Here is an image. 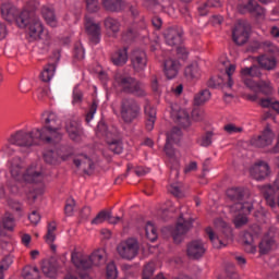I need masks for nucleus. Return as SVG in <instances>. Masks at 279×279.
Masks as SVG:
<instances>
[{"mask_svg": "<svg viewBox=\"0 0 279 279\" xmlns=\"http://www.w3.org/2000/svg\"><path fill=\"white\" fill-rule=\"evenodd\" d=\"M41 121L44 126L41 129H35V134L38 143H45L46 145H58L62 141V123L54 112L46 111L41 114Z\"/></svg>", "mask_w": 279, "mask_h": 279, "instance_id": "1", "label": "nucleus"}, {"mask_svg": "<svg viewBox=\"0 0 279 279\" xmlns=\"http://www.w3.org/2000/svg\"><path fill=\"white\" fill-rule=\"evenodd\" d=\"M9 171L11 178L16 182L34 184L45 180V172L41 169H37L36 165H31L26 168L25 162L19 157H14L9 161Z\"/></svg>", "mask_w": 279, "mask_h": 279, "instance_id": "2", "label": "nucleus"}, {"mask_svg": "<svg viewBox=\"0 0 279 279\" xmlns=\"http://www.w3.org/2000/svg\"><path fill=\"white\" fill-rule=\"evenodd\" d=\"M39 3L36 0L28 1L21 12L20 16L16 7L12 5V3H4L1 7V14L4 21L12 23L15 21L16 25L20 26L22 29L27 27V20L29 19V10H36Z\"/></svg>", "mask_w": 279, "mask_h": 279, "instance_id": "3", "label": "nucleus"}, {"mask_svg": "<svg viewBox=\"0 0 279 279\" xmlns=\"http://www.w3.org/2000/svg\"><path fill=\"white\" fill-rule=\"evenodd\" d=\"M227 197L233 205L230 206V213H244V215H250L254 210V205L250 202H245L247 197V192L243 187H231L227 190Z\"/></svg>", "mask_w": 279, "mask_h": 279, "instance_id": "4", "label": "nucleus"}, {"mask_svg": "<svg viewBox=\"0 0 279 279\" xmlns=\"http://www.w3.org/2000/svg\"><path fill=\"white\" fill-rule=\"evenodd\" d=\"M7 141L9 145H15L16 147H20V149H24V151H28V149L38 145L36 129H33L32 131L25 129L17 130L13 132Z\"/></svg>", "mask_w": 279, "mask_h": 279, "instance_id": "5", "label": "nucleus"}, {"mask_svg": "<svg viewBox=\"0 0 279 279\" xmlns=\"http://www.w3.org/2000/svg\"><path fill=\"white\" fill-rule=\"evenodd\" d=\"M120 117L123 123L131 125L141 119V104L134 98H123L120 102Z\"/></svg>", "mask_w": 279, "mask_h": 279, "instance_id": "6", "label": "nucleus"}, {"mask_svg": "<svg viewBox=\"0 0 279 279\" xmlns=\"http://www.w3.org/2000/svg\"><path fill=\"white\" fill-rule=\"evenodd\" d=\"M105 254L106 252L104 250L95 251L90 256H78L76 253H73L72 263L76 268L86 271V269H90L93 265H101Z\"/></svg>", "mask_w": 279, "mask_h": 279, "instance_id": "7", "label": "nucleus"}, {"mask_svg": "<svg viewBox=\"0 0 279 279\" xmlns=\"http://www.w3.org/2000/svg\"><path fill=\"white\" fill-rule=\"evenodd\" d=\"M116 82L122 86L123 93L135 95V97H145V86L136 78L131 76H117Z\"/></svg>", "mask_w": 279, "mask_h": 279, "instance_id": "8", "label": "nucleus"}, {"mask_svg": "<svg viewBox=\"0 0 279 279\" xmlns=\"http://www.w3.org/2000/svg\"><path fill=\"white\" fill-rule=\"evenodd\" d=\"M138 250H141L138 240L134 238H129L117 246L119 256L125 260H134L138 256Z\"/></svg>", "mask_w": 279, "mask_h": 279, "instance_id": "9", "label": "nucleus"}, {"mask_svg": "<svg viewBox=\"0 0 279 279\" xmlns=\"http://www.w3.org/2000/svg\"><path fill=\"white\" fill-rule=\"evenodd\" d=\"M25 27H27L28 36L32 40H40L43 38L45 26L40 22V19L34 16V10H28V19Z\"/></svg>", "mask_w": 279, "mask_h": 279, "instance_id": "10", "label": "nucleus"}, {"mask_svg": "<svg viewBox=\"0 0 279 279\" xmlns=\"http://www.w3.org/2000/svg\"><path fill=\"white\" fill-rule=\"evenodd\" d=\"M233 73L232 71H226L218 76H211L207 82L208 88H219L221 86L222 88L232 90V86H234V81L232 80Z\"/></svg>", "mask_w": 279, "mask_h": 279, "instance_id": "11", "label": "nucleus"}, {"mask_svg": "<svg viewBox=\"0 0 279 279\" xmlns=\"http://www.w3.org/2000/svg\"><path fill=\"white\" fill-rule=\"evenodd\" d=\"M274 138L276 135L271 128L266 126L260 135L254 136L250 140L252 147H257L258 149H265L274 144Z\"/></svg>", "mask_w": 279, "mask_h": 279, "instance_id": "12", "label": "nucleus"}, {"mask_svg": "<svg viewBox=\"0 0 279 279\" xmlns=\"http://www.w3.org/2000/svg\"><path fill=\"white\" fill-rule=\"evenodd\" d=\"M65 131L71 141L80 143L82 136H84V129L82 128V121L77 118L68 119L65 122Z\"/></svg>", "mask_w": 279, "mask_h": 279, "instance_id": "13", "label": "nucleus"}, {"mask_svg": "<svg viewBox=\"0 0 279 279\" xmlns=\"http://www.w3.org/2000/svg\"><path fill=\"white\" fill-rule=\"evenodd\" d=\"M85 31L93 45H99L101 40V24L96 23L89 15L85 16Z\"/></svg>", "mask_w": 279, "mask_h": 279, "instance_id": "14", "label": "nucleus"}, {"mask_svg": "<svg viewBox=\"0 0 279 279\" xmlns=\"http://www.w3.org/2000/svg\"><path fill=\"white\" fill-rule=\"evenodd\" d=\"M263 196L270 208H276V196L279 195V174L272 185H264L260 189Z\"/></svg>", "mask_w": 279, "mask_h": 279, "instance_id": "15", "label": "nucleus"}, {"mask_svg": "<svg viewBox=\"0 0 279 279\" xmlns=\"http://www.w3.org/2000/svg\"><path fill=\"white\" fill-rule=\"evenodd\" d=\"M232 38L235 45H245L250 38V25L245 22H238L233 27Z\"/></svg>", "mask_w": 279, "mask_h": 279, "instance_id": "16", "label": "nucleus"}, {"mask_svg": "<svg viewBox=\"0 0 279 279\" xmlns=\"http://www.w3.org/2000/svg\"><path fill=\"white\" fill-rule=\"evenodd\" d=\"M191 228H193V221L184 220L181 215L175 229L172 231V239L174 243H180L184 239V234H186Z\"/></svg>", "mask_w": 279, "mask_h": 279, "instance_id": "17", "label": "nucleus"}, {"mask_svg": "<svg viewBox=\"0 0 279 279\" xmlns=\"http://www.w3.org/2000/svg\"><path fill=\"white\" fill-rule=\"evenodd\" d=\"M187 257L191 260H199L206 254V246L201 240H194L187 244L186 248Z\"/></svg>", "mask_w": 279, "mask_h": 279, "instance_id": "18", "label": "nucleus"}, {"mask_svg": "<svg viewBox=\"0 0 279 279\" xmlns=\"http://www.w3.org/2000/svg\"><path fill=\"white\" fill-rule=\"evenodd\" d=\"M163 151L173 167L171 169V174L178 178V175H180V155H178V151L173 149V146L167 142Z\"/></svg>", "mask_w": 279, "mask_h": 279, "instance_id": "19", "label": "nucleus"}, {"mask_svg": "<svg viewBox=\"0 0 279 279\" xmlns=\"http://www.w3.org/2000/svg\"><path fill=\"white\" fill-rule=\"evenodd\" d=\"M76 169H81L83 173L90 175L95 171V162L87 155H78L73 160Z\"/></svg>", "mask_w": 279, "mask_h": 279, "instance_id": "20", "label": "nucleus"}, {"mask_svg": "<svg viewBox=\"0 0 279 279\" xmlns=\"http://www.w3.org/2000/svg\"><path fill=\"white\" fill-rule=\"evenodd\" d=\"M250 173L254 180H265V178H267L270 173L269 163L265 161H258L251 168Z\"/></svg>", "mask_w": 279, "mask_h": 279, "instance_id": "21", "label": "nucleus"}, {"mask_svg": "<svg viewBox=\"0 0 279 279\" xmlns=\"http://www.w3.org/2000/svg\"><path fill=\"white\" fill-rule=\"evenodd\" d=\"M246 3H240L238 5L239 12L244 14V12H251V14H256V16H263L265 14V9L258 5V2L254 0H244Z\"/></svg>", "mask_w": 279, "mask_h": 279, "instance_id": "22", "label": "nucleus"}, {"mask_svg": "<svg viewBox=\"0 0 279 279\" xmlns=\"http://www.w3.org/2000/svg\"><path fill=\"white\" fill-rule=\"evenodd\" d=\"M131 62L135 71H145L147 69V54L143 50H136L133 52Z\"/></svg>", "mask_w": 279, "mask_h": 279, "instance_id": "23", "label": "nucleus"}, {"mask_svg": "<svg viewBox=\"0 0 279 279\" xmlns=\"http://www.w3.org/2000/svg\"><path fill=\"white\" fill-rule=\"evenodd\" d=\"M241 77H242V82H244L247 88H251V90H255V88H257L258 86V83L254 81V77H260V72L242 71Z\"/></svg>", "mask_w": 279, "mask_h": 279, "instance_id": "24", "label": "nucleus"}, {"mask_svg": "<svg viewBox=\"0 0 279 279\" xmlns=\"http://www.w3.org/2000/svg\"><path fill=\"white\" fill-rule=\"evenodd\" d=\"M144 112L146 117V130L151 132V130H154V125L156 124V108H154L151 105H146Z\"/></svg>", "mask_w": 279, "mask_h": 279, "instance_id": "25", "label": "nucleus"}, {"mask_svg": "<svg viewBox=\"0 0 279 279\" xmlns=\"http://www.w3.org/2000/svg\"><path fill=\"white\" fill-rule=\"evenodd\" d=\"M166 43L170 47H175V45H180L182 43V34L178 32V29L170 28L165 34Z\"/></svg>", "mask_w": 279, "mask_h": 279, "instance_id": "26", "label": "nucleus"}, {"mask_svg": "<svg viewBox=\"0 0 279 279\" xmlns=\"http://www.w3.org/2000/svg\"><path fill=\"white\" fill-rule=\"evenodd\" d=\"M172 117L174 121L179 123V125H182V128H189V125H191V117L189 116V112H186L184 109L173 111Z\"/></svg>", "mask_w": 279, "mask_h": 279, "instance_id": "27", "label": "nucleus"}, {"mask_svg": "<svg viewBox=\"0 0 279 279\" xmlns=\"http://www.w3.org/2000/svg\"><path fill=\"white\" fill-rule=\"evenodd\" d=\"M102 5L109 12H121L125 8L124 0H102Z\"/></svg>", "mask_w": 279, "mask_h": 279, "instance_id": "28", "label": "nucleus"}, {"mask_svg": "<svg viewBox=\"0 0 279 279\" xmlns=\"http://www.w3.org/2000/svg\"><path fill=\"white\" fill-rule=\"evenodd\" d=\"M43 17L50 27H58V19L51 8L44 7L41 10Z\"/></svg>", "mask_w": 279, "mask_h": 279, "instance_id": "29", "label": "nucleus"}, {"mask_svg": "<svg viewBox=\"0 0 279 279\" xmlns=\"http://www.w3.org/2000/svg\"><path fill=\"white\" fill-rule=\"evenodd\" d=\"M180 141H182V130H180L178 126H174L167 133L166 143H169L170 145H178Z\"/></svg>", "mask_w": 279, "mask_h": 279, "instance_id": "30", "label": "nucleus"}, {"mask_svg": "<svg viewBox=\"0 0 279 279\" xmlns=\"http://www.w3.org/2000/svg\"><path fill=\"white\" fill-rule=\"evenodd\" d=\"M116 66H123L128 62V48H123L113 53L111 58Z\"/></svg>", "mask_w": 279, "mask_h": 279, "instance_id": "31", "label": "nucleus"}, {"mask_svg": "<svg viewBox=\"0 0 279 279\" xmlns=\"http://www.w3.org/2000/svg\"><path fill=\"white\" fill-rule=\"evenodd\" d=\"M276 244V240L274 238L266 235L262 242L259 243V253L260 254H269L271 252V248Z\"/></svg>", "mask_w": 279, "mask_h": 279, "instance_id": "32", "label": "nucleus"}, {"mask_svg": "<svg viewBox=\"0 0 279 279\" xmlns=\"http://www.w3.org/2000/svg\"><path fill=\"white\" fill-rule=\"evenodd\" d=\"M210 90L208 89H203L195 94L194 96V106H204L207 101H210Z\"/></svg>", "mask_w": 279, "mask_h": 279, "instance_id": "33", "label": "nucleus"}, {"mask_svg": "<svg viewBox=\"0 0 279 279\" xmlns=\"http://www.w3.org/2000/svg\"><path fill=\"white\" fill-rule=\"evenodd\" d=\"M257 62L260 69H265L266 71H271L276 69V59L269 58L267 56H262L257 59Z\"/></svg>", "mask_w": 279, "mask_h": 279, "instance_id": "34", "label": "nucleus"}, {"mask_svg": "<svg viewBox=\"0 0 279 279\" xmlns=\"http://www.w3.org/2000/svg\"><path fill=\"white\" fill-rule=\"evenodd\" d=\"M22 276L24 279H40V270H38V267L26 266Z\"/></svg>", "mask_w": 279, "mask_h": 279, "instance_id": "35", "label": "nucleus"}, {"mask_svg": "<svg viewBox=\"0 0 279 279\" xmlns=\"http://www.w3.org/2000/svg\"><path fill=\"white\" fill-rule=\"evenodd\" d=\"M105 27L109 32L110 36H114V34H117V32H119L121 24H119V21H117L112 17H108L105 21Z\"/></svg>", "mask_w": 279, "mask_h": 279, "instance_id": "36", "label": "nucleus"}, {"mask_svg": "<svg viewBox=\"0 0 279 279\" xmlns=\"http://www.w3.org/2000/svg\"><path fill=\"white\" fill-rule=\"evenodd\" d=\"M145 232L148 241H151V243L158 241V230L151 221H148L146 223Z\"/></svg>", "mask_w": 279, "mask_h": 279, "instance_id": "37", "label": "nucleus"}, {"mask_svg": "<svg viewBox=\"0 0 279 279\" xmlns=\"http://www.w3.org/2000/svg\"><path fill=\"white\" fill-rule=\"evenodd\" d=\"M109 151L119 155L123 154V142L121 140H111L107 142Z\"/></svg>", "mask_w": 279, "mask_h": 279, "instance_id": "38", "label": "nucleus"}, {"mask_svg": "<svg viewBox=\"0 0 279 279\" xmlns=\"http://www.w3.org/2000/svg\"><path fill=\"white\" fill-rule=\"evenodd\" d=\"M56 230H58L56 222L48 223L47 234L45 236L46 243H53L56 241Z\"/></svg>", "mask_w": 279, "mask_h": 279, "instance_id": "39", "label": "nucleus"}, {"mask_svg": "<svg viewBox=\"0 0 279 279\" xmlns=\"http://www.w3.org/2000/svg\"><path fill=\"white\" fill-rule=\"evenodd\" d=\"M111 217V211L101 210L98 215L92 220L93 226H99L104 221H109Z\"/></svg>", "mask_w": 279, "mask_h": 279, "instance_id": "40", "label": "nucleus"}, {"mask_svg": "<svg viewBox=\"0 0 279 279\" xmlns=\"http://www.w3.org/2000/svg\"><path fill=\"white\" fill-rule=\"evenodd\" d=\"M257 88L263 95H271L274 93V86H271L270 81H259L257 83Z\"/></svg>", "mask_w": 279, "mask_h": 279, "instance_id": "41", "label": "nucleus"}, {"mask_svg": "<svg viewBox=\"0 0 279 279\" xmlns=\"http://www.w3.org/2000/svg\"><path fill=\"white\" fill-rule=\"evenodd\" d=\"M1 223L4 226V229L12 232V230H14V216L10 213H5L2 217Z\"/></svg>", "mask_w": 279, "mask_h": 279, "instance_id": "42", "label": "nucleus"}, {"mask_svg": "<svg viewBox=\"0 0 279 279\" xmlns=\"http://www.w3.org/2000/svg\"><path fill=\"white\" fill-rule=\"evenodd\" d=\"M154 271H156V264L154 262L147 263L144 266L142 279H151L154 277Z\"/></svg>", "mask_w": 279, "mask_h": 279, "instance_id": "43", "label": "nucleus"}, {"mask_svg": "<svg viewBox=\"0 0 279 279\" xmlns=\"http://www.w3.org/2000/svg\"><path fill=\"white\" fill-rule=\"evenodd\" d=\"M44 160L48 165H58V154L53 150H47L44 153Z\"/></svg>", "mask_w": 279, "mask_h": 279, "instance_id": "44", "label": "nucleus"}, {"mask_svg": "<svg viewBox=\"0 0 279 279\" xmlns=\"http://www.w3.org/2000/svg\"><path fill=\"white\" fill-rule=\"evenodd\" d=\"M58 62H60V52L54 53V58H51L48 61V64L44 69V71H56L58 69Z\"/></svg>", "mask_w": 279, "mask_h": 279, "instance_id": "45", "label": "nucleus"}, {"mask_svg": "<svg viewBox=\"0 0 279 279\" xmlns=\"http://www.w3.org/2000/svg\"><path fill=\"white\" fill-rule=\"evenodd\" d=\"M206 232L208 234L209 240L215 245V247H221V245L226 246V244H223V242L218 236L215 235L213 228H210V227L207 228Z\"/></svg>", "mask_w": 279, "mask_h": 279, "instance_id": "46", "label": "nucleus"}, {"mask_svg": "<svg viewBox=\"0 0 279 279\" xmlns=\"http://www.w3.org/2000/svg\"><path fill=\"white\" fill-rule=\"evenodd\" d=\"M214 133L208 131L205 135L202 136L199 141L201 147H210L213 145Z\"/></svg>", "mask_w": 279, "mask_h": 279, "instance_id": "47", "label": "nucleus"}, {"mask_svg": "<svg viewBox=\"0 0 279 279\" xmlns=\"http://www.w3.org/2000/svg\"><path fill=\"white\" fill-rule=\"evenodd\" d=\"M165 71H178L180 69V62L173 59H168L163 63Z\"/></svg>", "mask_w": 279, "mask_h": 279, "instance_id": "48", "label": "nucleus"}, {"mask_svg": "<svg viewBox=\"0 0 279 279\" xmlns=\"http://www.w3.org/2000/svg\"><path fill=\"white\" fill-rule=\"evenodd\" d=\"M117 265H114V263L111 262L107 265V279H117Z\"/></svg>", "mask_w": 279, "mask_h": 279, "instance_id": "49", "label": "nucleus"}, {"mask_svg": "<svg viewBox=\"0 0 279 279\" xmlns=\"http://www.w3.org/2000/svg\"><path fill=\"white\" fill-rule=\"evenodd\" d=\"M243 215H238L235 218H234V226L235 228H243V226H245L247 223V214L243 213Z\"/></svg>", "mask_w": 279, "mask_h": 279, "instance_id": "50", "label": "nucleus"}, {"mask_svg": "<svg viewBox=\"0 0 279 279\" xmlns=\"http://www.w3.org/2000/svg\"><path fill=\"white\" fill-rule=\"evenodd\" d=\"M75 208V199L74 198H69L66 201L65 207H64V213L68 217H71L73 215V210Z\"/></svg>", "mask_w": 279, "mask_h": 279, "instance_id": "51", "label": "nucleus"}, {"mask_svg": "<svg viewBox=\"0 0 279 279\" xmlns=\"http://www.w3.org/2000/svg\"><path fill=\"white\" fill-rule=\"evenodd\" d=\"M95 112H97V101L96 100L93 101V104L89 108V111L86 114V118H85L86 123H90V121H93V119L95 117Z\"/></svg>", "mask_w": 279, "mask_h": 279, "instance_id": "52", "label": "nucleus"}, {"mask_svg": "<svg viewBox=\"0 0 279 279\" xmlns=\"http://www.w3.org/2000/svg\"><path fill=\"white\" fill-rule=\"evenodd\" d=\"M86 8L87 11L93 12H99V1L97 0H86Z\"/></svg>", "mask_w": 279, "mask_h": 279, "instance_id": "53", "label": "nucleus"}, {"mask_svg": "<svg viewBox=\"0 0 279 279\" xmlns=\"http://www.w3.org/2000/svg\"><path fill=\"white\" fill-rule=\"evenodd\" d=\"M168 191L171 193V195H174V197H182V190L178 183L170 184Z\"/></svg>", "mask_w": 279, "mask_h": 279, "instance_id": "54", "label": "nucleus"}, {"mask_svg": "<svg viewBox=\"0 0 279 279\" xmlns=\"http://www.w3.org/2000/svg\"><path fill=\"white\" fill-rule=\"evenodd\" d=\"M84 99V94L80 90V87H74L73 90V104H80Z\"/></svg>", "mask_w": 279, "mask_h": 279, "instance_id": "55", "label": "nucleus"}, {"mask_svg": "<svg viewBox=\"0 0 279 279\" xmlns=\"http://www.w3.org/2000/svg\"><path fill=\"white\" fill-rule=\"evenodd\" d=\"M53 71H41L39 74V78L41 82L49 83L53 78Z\"/></svg>", "mask_w": 279, "mask_h": 279, "instance_id": "56", "label": "nucleus"}, {"mask_svg": "<svg viewBox=\"0 0 279 279\" xmlns=\"http://www.w3.org/2000/svg\"><path fill=\"white\" fill-rule=\"evenodd\" d=\"M12 263H13L12 256H10V255L5 256L0 264V269L8 271V269H10V265H12Z\"/></svg>", "mask_w": 279, "mask_h": 279, "instance_id": "57", "label": "nucleus"}, {"mask_svg": "<svg viewBox=\"0 0 279 279\" xmlns=\"http://www.w3.org/2000/svg\"><path fill=\"white\" fill-rule=\"evenodd\" d=\"M84 56H85L84 47H82V45L76 46L74 48V58L76 60H84Z\"/></svg>", "mask_w": 279, "mask_h": 279, "instance_id": "58", "label": "nucleus"}, {"mask_svg": "<svg viewBox=\"0 0 279 279\" xmlns=\"http://www.w3.org/2000/svg\"><path fill=\"white\" fill-rule=\"evenodd\" d=\"M204 117H205L204 110L194 109L192 111V119H194V121H204Z\"/></svg>", "mask_w": 279, "mask_h": 279, "instance_id": "59", "label": "nucleus"}, {"mask_svg": "<svg viewBox=\"0 0 279 279\" xmlns=\"http://www.w3.org/2000/svg\"><path fill=\"white\" fill-rule=\"evenodd\" d=\"M223 130H225L228 134H236V133H239V132H243V129L236 128V125H234V124H227V125H225Z\"/></svg>", "mask_w": 279, "mask_h": 279, "instance_id": "60", "label": "nucleus"}, {"mask_svg": "<svg viewBox=\"0 0 279 279\" xmlns=\"http://www.w3.org/2000/svg\"><path fill=\"white\" fill-rule=\"evenodd\" d=\"M28 219L33 226H38L40 223V214L38 211L34 210L32 214L28 216Z\"/></svg>", "mask_w": 279, "mask_h": 279, "instance_id": "61", "label": "nucleus"}, {"mask_svg": "<svg viewBox=\"0 0 279 279\" xmlns=\"http://www.w3.org/2000/svg\"><path fill=\"white\" fill-rule=\"evenodd\" d=\"M184 77L187 82H195L196 80H199V75L197 74V72L193 71H185Z\"/></svg>", "mask_w": 279, "mask_h": 279, "instance_id": "62", "label": "nucleus"}, {"mask_svg": "<svg viewBox=\"0 0 279 279\" xmlns=\"http://www.w3.org/2000/svg\"><path fill=\"white\" fill-rule=\"evenodd\" d=\"M21 242L25 247H29V243H32V235H29L28 233H22Z\"/></svg>", "mask_w": 279, "mask_h": 279, "instance_id": "63", "label": "nucleus"}, {"mask_svg": "<svg viewBox=\"0 0 279 279\" xmlns=\"http://www.w3.org/2000/svg\"><path fill=\"white\" fill-rule=\"evenodd\" d=\"M255 239H256V236L254 234L250 233V232H245L243 234V243H244V245L245 244H250V243H254Z\"/></svg>", "mask_w": 279, "mask_h": 279, "instance_id": "64", "label": "nucleus"}]
</instances>
